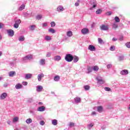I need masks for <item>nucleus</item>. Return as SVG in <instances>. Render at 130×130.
<instances>
[{
  "instance_id": "obj_38",
  "label": "nucleus",
  "mask_w": 130,
  "mask_h": 130,
  "mask_svg": "<svg viewBox=\"0 0 130 130\" xmlns=\"http://www.w3.org/2000/svg\"><path fill=\"white\" fill-rule=\"evenodd\" d=\"M19 120V117H15L13 119V122H17Z\"/></svg>"
},
{
  "instance_id": "obj_18",
  "label": "nucleus",
  "mask_w": 130,
  "mask_h": 130,
  "mask_svg": "<svg viewBox=\"0 0 130 130\" xmlns=\"http://www.w3.org/2000/svg\"><path fill=\"white\" fill-rule=\"evenodd\" d=\"M59 80H60V77L59 76L56 75V76H54V81H55V82H58V81H59Z\"/></svg>"
},
{
  "instance_id": "obj_7",
  "label": "nucleus",
  "mask_w": 130,
  "mask_h": 130,
  "mask_svg": "<svg viewBox=\"0 0 130 130\" xmlns=\"http://www.w3.org/2000/svg\"><path fill=\"white\" fill-rule=\"evenodd\" d=\"M81 33L83 34V35H86V34L89 33V29L87 28H84L81 30Z\"/></svg>"
},
{
  "instance_id": "obj_35",
  "label": "nucleus",
  "mask_w": 130,
  "mask_h": 130,
  "mask_svg": "<svg viewBox=\"0 0 130 130\" xmlns=\"http://www.w3.org/2000/svg\"><path fill=\"white\" fill-rule=\"evenodd\" d=\"M43 17L42 15L40 14V15H38L36 16V19H37V20H41V18Z\"/></svg>"
},
{
  "instance_id": "obj_34",
  "label": "nucleus",
  "mask_w": 130,
  "mask_h": 130,
  "mask_svg": "<svg viewBox=\"0 0 130 130\" xmlns=\"http://www.w3.org/2000/svg\"><path fill=\"white\" fill-rule=\"evenodd\" d=\"M85 91H89L90 90V86L89 85H85L84 86Z\"/></svg>"
},
{
  "instance_id": "obj_54",
  "label": "nucleus",
  "mask_w": 130,
  "mask_h": 130,
  "mask_svg": "<svg viewBox=\"0 0 130 130\" xmlns=\"http://www.w3.org/2000/svg\"><path fill=\"white\" fill-rule=\"evenodd\" d=\"M111 14H112V13H111V12H108L107 13V16H110V15H111Z\"/></svg>"
},
{
  "instance_id": "obj_6",
  "label": "nucleus",
  "mask_w": 130,
  "mask_h": 130,
  "mask_svg": "<svg viewBox=\"0 0 130 130\" xmlns=\"http://www.w3.org/2000/svg\"><path fill=\"white\" fill-rule=\"evenodd\" d=\"M32 55H28L25 56L24 57H23L22 58V60L23 61H25V60L32 59Z\"/></svg>"
},
{
  "instance_id": "obj_40",
  "label": "nucleus",
  "mask_w": 130,
  "mask_h": 130,
  "mask_svg": "<svg viewBox=\"0 0 130 130\" xmlns=\"http://www.w3.org/2000/svg\"><path fill=\"white\" fill-rule=\"evenodd\" d=\"M49 32L50 33H55V30L53 29V28H50L49 29Z\"/></svg>"
},
{
  "instance_id": "obj_2",
  "label": "nucleus",
  "mask_w": 130,
  "mask_h": 130,
  "mask_svg": "<svg viewBox=\"0 0 130 130\" xmlns=\"http://www.w3.org/2000/svg\"><path fill=\"white\" fill-rule=\"evenodd\" d=\"M7 32L8 34V35L9 36H10V37H13V36H14V34H15V32H14V30H12V29H8L7 30Z\"/></svg>"
},
{
  "instance_id": "obj_15",
  "label": "nucleus",
  "mask_w": 130,
  "mask_h": 130,
  "mask_svg": "<svg viewBox=\"0 0 130 130\" xmlns=\"http://www.w3.org/2000/svg\"><path fill=\"white\" fill-rule=\"evenodd\" d=\"M54 60L56 61H58L61 59V57L59 55L55 56L53 58Z\"/></svg>"
},
{
  "instance_id": "obj_44",
  "label": "nucleus",
  "mask_w": 130,
  "mask_h": 130,
  "mask_svg": "<svg viewBox=\"0 0 130 130\" xmlns=\"http://www.w3.org/2000/svg\"><path fill=\"white\" fill-rule=\"evenodd\" d=\"M16 24H18V25H20L21 24V20L18 19L15 21Z\"/></svg>"
},
{
  "instance_id": "obj_20",
  "label": "nucleus",
  "mask_w": 130,
  "mask_h": 130,
  "mask_svg": "<svg viewBox=\"0 0 130 130\" xmlns=\"http://www.w3.org/2000/svg\"><path fill=\"white\" fill-rule=\"evenodd\" d=\"M79 61V57L77 56H73V62H78Z\"/></svg>"
},
{
  "instance_id": "obj_21",
  "label": "nucleus",
  "mask_w": 130,
  "mask_h": 130,
  "mask_svg": "<svg viewBox=\"0 0 130 130\" xmlns=\"http://www.w3.org/2000/svg\"><path fill=\"white\" fill-rule=\"evenodd\" d=\"M40 64L41 66H44V64H45V59H41L40 60Z\"/></svg>"
},
{
  "instance_id": "obj_26",
  "label": "nucleus",
  "mask_w": 130,
  "mask_h": 130,
  "mask_svg": "<svg viewBox=\"0 0 130 130\" xmlns=\"http://www.w3.org/2000/svg\"><path fill=\"white\" fill-rule=\"evenodd\" d=\"M92 69L93 70V71H94V72H98V71L99 70V67H98V66H95L92 67Z\"/></svg>"
},
{
  "instance_id": "obj_39",
  "label": "nucleus",
  "mask_w": 130,
  "mask_h": 130,
  "mask_svg": "<svg viewBox=\"0 0 130 130\" xmlns=\"http://www.w3.org/2000/svg\"><path fill=\"white\" fill-rule=\"evenodd\" d=\"M88 73H92V71H93V68L92 67H88L87 68Z\"/></svg>"
},
{
  "instance_id": "obj_60",
  "label": "nucleus",
  "mask_w": 130,
  "mask_h": 130,
  "mask_svg": "<svg viewBox=\"0 0 130 130\" xmlns=\"http://www.w3.org/2000/svg\"><path fill=\"white\" fill-rule=\"evenodd\" d=\"M4 87H5V88H7V87H8V84L6 83L4 85Z\"/></svg>"
},
{
  "instance_id": "obj_45",
  "label": "nucleus",
  "mask_w": 130,
  "mask_h": 130,
  "mask_svg": "<svg viewBox=\"0 0 130 130\" xmlns=\"http://www.w3.org/2000/svg\"><path fill=\"white\" fill-rule=\"evenodd\" d=\"M125 45L127 48H130V42L126 43Z\"/></svg>"
},
{
  "instance_id": "obj_59",
  "label": "nucleus",
  "mask_w": 130,
  "mask_h": 130,
  "mask_svg": "<svg viewBox=\"0 0 130 130\" xmlns=\"http://www.w3.org/2000/svg\"><path fill=\"white\" fill-rule=\"evenodd\" d=\"M91 115H96V112H92L91 113Z\"/></svg>"
},
{
  "instance_id": "obj_16",
  "label": "nucleus",
  "mask_w": 130,
  "mask_h": 130,
  "mask_svg": "<svg viewBox=\"0 0 130 130\" xmlns=\"http://www.w3.org/2000/svg\"><path fill=\"white\" fill-rule=\"evenodd\" d=\"M9 76L11 77H15V76H16V72L10 71L9 72Z\"/></svg>"
},
{
  "instance_id": "obj_64",
  "label": "nucleus",
  "mask_w": 130,
  "mask_h": 130,
  "mask_svg": "<svg viewBox=\"0 0 130 130\" xmlns=\"http://www.w3.org/2000/svg\"><path fill=\"white\" fill-rule=\"evenodd\" d=\"M14 130H20V129H19L18 128H16Z\"/></svg>"
},
{
  "instance_id": "obj_55",
  "label": "nucleus",
  "mask_w": 130,
  "mask_h": 130,
  "mask_svg": "<svg viewBox=\"0 0 130 130\" xmlns=\"http://www.w3.org/2000/svg\"><path fill=\"white\" fill-rule=\"evenodd\" d=\"M110 49H115V46H112L110 47Z\"/></svg>"
},
{
  "instance_id": "obj_17",
  "label": "nucleus",
  "mask_w": 130,
  "mask_h": 130,
  "mask_svg": "<svg viewBox=\"0 0 130 130\" xmlns=\"http://www.w3.org/2000/svg\"><path fill=\"white\" fill-rule=\"evenodd\" d=\"M96 80H98V83H99V84H102L105 83V81L103 80V79H99V77H96Z\"/></svg>"
},
{
  "instance_id": "obj_1",
  "label": "nucleus",
  "mask_w": 130,
  "mask_h": 130,
  "mask_svg": "<svg viewBox=\"0 0 130 130\" xmlns=\"http://www.w3.org/2000/svg\"><path fill=\"white\" fill-rule=\"evenodd\" d=\"M64 59L68 62H71L74 60V56L71 54H67L65 56Z\"/></svg>"
},
{
  "instance_id": "obj_41",
  "label": "nucleus",
  "mask_w": 130,
  "mask_h": 130,
  "mask_svg": "<svg viewBox=\"0 0 130 130\" xmlns=\"http://www.w3.org/2000/svg\"><path fill=\"white\" fill-rule=\"evenodd\" d=\"M88 49H95V47L92 45L88 46Z\"/></svg>"
},
{
  "instance_id": "obj_19",
  "label": "nucleus",
  "mask_w": 130,
  "mask_h": 130,
  "mask_svg": "<svg viewBox=\"0 0 130 130\" xmlns=\"http://www.w3.org/2000/svg\"><path fill=\"white\" fill-rule=\"evenodd\" d=\"M22 87H23V85H22V84L20 83H18L15 85V88L17 89H22Z\"/></svg>"
},
{
  "instance_id": "obj_32",
  "label": "nucleus",
  "mask_w": 130,
  "mask_h": 130,
  "mask_svg": "<svg viewBox=\"0 0 130 130\" xmlns=\"http://www.w3.org/2000/svg\"><path fill=\"white\" fill-rule=\"evenodd\" d=\"M115 21L116 23H119L120 22V19H119V18L117 16H116L115 17Z\"/></svg>"
},
{
  "instance_id": "obj_30",
  "label": "nucleus",
  "mask_w": 130,
  "mask_h": 130,
  "mask_svg": "<svg viewBox=\"0 0 130 130\" xmlns=\"http://www.w3.org/2000/svg\"><path fill=\"white\" fill-rule=\"evenodd\" d=\"M102 13V9H98L95 12V14H96V15H100V14H101Z\"/></svg>"
},
{
  "instance_id": "obj_29",
  "label": "nucleus",
  "mask_w": 130,
  "mask_h": 130,
  "mask_svg": "<svg viewBox=\"0 0 130 130\" xmlns=\"http://www.w3.org/2000/svg\"><path fill=\"white\" fill-rule=\"evenodd\" d=\"M25 9V5L22 4L19 8V11H23Z\"/></svg>"
},
{
  "instance_id": "obj_57",
  "label": "nucleus",
  "mask_w": 130,
  "mask_h": 130,
  "mask_svg": "<svg viewBox=\"0 0 130 130\" xmlns=\"http://www.w3.org/2000/svg\"><path fill=\"white\" fill-rule=\"evenodd\" d=\"M75 6L76 7H79V3L76 2V3L75 4Z\"/></svg>"
},
{
  "instance_id": "obj_9",
  "label": "nucleus",
  "mask_w": 130,
  "mask_h": 130,
  "mask_svg": "<svg viewBox=\"0 0 130 130\" xmlns=\"http://www.w3.org/2000/svg\"><path fill=\"white\" fill-rule=\"evenodd\" d=\"M43 90V86L41 85H38L36 87V91L37 92H42Z\"/></svg>"
},
{
  "instance_id": "obj_5",
  "label": "nucleus",
  "mask_w": 130,
  "mask_h": 130,
  "mask_svg": "<svg viewBox=\"0 0 130 130\" xmlns=\"http://www.w3.org/2000/svg\"><path fill=\"white\" fill-rule=\"evenodd\" d=\"M120 74L122 76H126V75H128V71L127 70H123L120 71Z\"/></svg>"
},
{
  "instance_id": "obj_62",
  "label": "nucleus",
  "mask_w": 130,
  "mask_h": 130,
  "mask_svg": "<svg viewBox=\"0 0 130 130\" xmlns=\"http://www.w3.org/2000/svg\"><path fill=\"white\" fill-rule=\"evenodd\" d=\"M3 23H0V28H3Z\"/></svg>"
},
{
  "instance_id": "obj_50",
  "label": "nucleus",
  "mask_w": 130,
  "mask_h": 130,
  "mask_svg": "<svg viewBox=\"0 0 130 130\" xmlns=\"http://www.w3.org/2000/svg\"><path fill=\"white\" fill-rule=\"evenodd\" d=\"M22 84L23 85V86H27V85H28V82L26 81H23L22 82Z\"/></svg>"
},
{
  "instance_id": "obj_24",
  "label": "nucleus",
  "mask_w": 130,
  "mask_h": 130,
  "mask_svg": "<svg viewBox=\"0 0 130 130\" xmlns=\"http://www.w3.org/2000/svg\"><path fill=\"white\" fill-rule=\"evenodd\" d=\"M52 124H53V125H57V120L56 119L52 120Z\"/></svg>"
},
{
  "instance_id": "obj_3",
  "label": "nucleus",
  "mask_w": 130,
  "mask_h": 130,
  "mask_svg": "<svg viewBox=\"0 0 130 130\" xmlns=\"http://www.w3.org/2000/svg\"><path fill=\"white\" fill-rule=\"evenodd\" d=\"M63 11H64V8L61 5L58 6L56 9V11L58 12H63Z\"/></svg>"
},
{
  "instance_id": "obj_53",
  "label": "nucleus",
  "mask_w": 130,
  "mask_h": 130,
  "mask_svg": "<svg viewBox=\"0 0 130 130\" xmlns=\"http://www.w3.org/2000/svg\"><path fill=\"white\" fill-rule=\"evenodd\" d=\"M43 27H47V23H43Z\"/></svg>"
},
{
  "instance_id": "obj_13",
  "label": "nucleus",
  "mask_w": 130,
  "mask_h": 130,
  "mask_svg": "<svg viewBox=\"0 0 130 130\" xmlns=\"http://www.w3.org/2000/svg\"><path fill=\"white\" fill-rule=\"evenodd\" d=\"M44 77V74H43V73H41V74H39L38 75V80L39 82H40V81L42 80V78H43Z\"/></svg>"
},
{
  "instance_id": "obj_63",
  "label": "nucleus",
  "mask_w": 130,
  "mask_h": 130,
  "mask_svg": "<svg viewBox=\"0 0 130 130\" xmlns=\"http://www.w3.org/2000/svg\"><path fill=\"white\" fill-rule=\"evenodd\" d=\"M39 105H43V103L42 102L39 103Z\"/></svg>"
},
{
  "instance_id": "obj_12",
  "label": "nucleus",
  "mask_w": 130,
  "mask_h": 130,
  "mask_svg": "<svg viewBox=\"0 0 130 130\" xmlns=\"http://www.w3.org/2000/svg\"><path fill=\"white\" fill-rule=\"evenodd\" d=\"M74 101H75V103H76V104H78V103H80L81 98L77 96L76 98H74Z\"/></svg>"
},
{
  "instance_id": "obj_27",
  "label": "nucleus",
  "mask_w": 130,
  "mask_h": 130,
  "mask_svg": "<svg viewBox=\"0 0 130 130\" xmlns=\"http://www.w3.org/2000/svg\"><path fill=\"white\" fill-rule=\"evenodd\" d=\"M45 40L46 41H50L51 40V37L48 36L45 37Z\"/></svg>"
},
{
  "instance_id": "obj_42",
  "label": "nucleus",
  "mask_w": 130,
  "mask_h": 130,
  "mask_svg": "<svg viewBox=\"0 0 130 130\" xmlns=\"http://www.w3.org/2000/svg\"><path fill=\"white\" fill-rule=\"evenodd\" d=\"M105 91H107V92H110V91H111V89H110V88L108 87H105Z\"/></svg>"
},
{
  "instance_id": "obj_11",
  "label": "nucleus",
  "mask_w": 130,
  "mask_h": 130,
  "mask_svg": "<svg viewBox=\"0 0 130 130\" xmlns=\"http://www.w3.org/2000/svg\"><path fill=\"white\" fill-rule=\"evenodd\" d=\"M38 111H40L41 112H42L43 111H45V107L42 106L37 109Z\"/></svg>"
},
{
  "instance_id": "obj_43",
  "label": "nucleus",
  "mask_w": 130,
  "mask_h": 130,
  "mask_svg": "<svg viewBox=\"0 0 130 130\" xmlns=\"http://www.w3.org/2000/svg\"><path fill=\"white\" fill-rule=\"evenodd\" d=\"M107 69H111L112 68V64L110 63V64H107Z\"/></svg>"
},
{
  "instance_id": "obj_51",
  "label": "nucleus",
  "mask_w": 130,
  "mask_h": 130,
  "mask_svg": "<svg viewBox=\"0 0 130 130\" xmlns=\"http://www.w3.org/2000/svg\"><path fill=\"white\" fill-rule=\"evenodd\" d=\"M69 125H70V126H74V125H75V123H74V122H70L69 123Z\"/></svg>"
},
{
  "instance_id": "obj_48",
  "label": "nucleus",
  "mask_w": 130,
  "mask_h": 130,
  "mask_svg": "<svg viewBox=\"0 0 130 130\" xmlns=\"http://www.w3.org/2000/svg\"><path fill=\"white\" fill-rule=\"evenodd\" d=\"M14 27L16 28V29H17V28H19V24L15 23V24L14 25Z\"/></svg>"
},
{
  "instance_id": "obj_22",
  "label": "nucleus",
  "mask_w": 130,
  "mask_h": 130,
  "mask_svg": "<svg viewBox=\"0 0 130 130\" xmlns=\"http://www.w3.org/2000/svg\"><path fill=\"white\" fill-rule=\"evenodd\" d=\"M67 36H68V37H72V36H73V32H72V31H67Z\"/></svg>"
},
{
  "instance_id": "obj_8",
  "label": "nucleus",
  "mask_w": 130,
  "mask_h": 130,
  "mask_svg": "<svg viewBox=\"0 0 130 130\" xmlns=\"http://www.w3.org/2000/svg\"><path fill=\"white\" fill-rule=\"evenodd\" d=\"M94 124L93 122H90V123L87 124V127L88 129H92V128L93 127V126H94Z\"/></svg>"
},
{
  "instance_id": "obj_58",
  "label": "nucleus",
  "mask_w": 130,
  "mask_h": 130,
  "mask_svg": "<svg viewBox=\"0 0 130 130\" xmlns=\"http://www.w3.org/2000/svg\"><path fill=\"white\" fill-rule=\"evenodd\" d=\"M105 128H106V126L105 125H103L102 126V129H105Z\"/></svg>"
},
{
  "instance_id": "obj_33",
  "label": "nucleus",
  "mask_w": 130,
  "mask_h": 130,
  "mask_svg": "<svg viewBox=\"0 0 130 130\" xmlns=\"http://www.w3.org/2000/svg\"><path fill=\"white\" fill-rule=\"evenodd\" d=\"M118 27V25L116 23H114L113 24V27H112L113 29H117Z\"/></svg>"
},
{
  "instance_id": "obj_28",
  "label": "nucleus",
  "mask_w": 130,
  "mask_h": 130,
  "mask_svg": "<svg viewBox=\"0 0 130 130\" xmlns=\"http://www.w3.org/2000/svg\"><path fill=\"white\" fill-rule=\"evenodd\" d=\"M25 122H26L27 124H30V123H32V120L31 118H28L26 120Z\"/></svg>"
},
{
  "instance_id": "obj_46",
  "label": "nucleus",
  "mask_w": 130,
  "mask_h": 130,
  "mask_svg": "<svg viewBox=\"0 0 130 130\" xmlns=\"http://www.w3.org/2000/svg\"><path fill=\"white\" fill-rule=\"evenodd\" d=\"M51 27H55V22L54 21L51 22Z\"/></svg>"
},
{
  "instance_id": "obj_47",
  "label": "nucleus",
  "mask_w": 130,
  "mask_h": 130,
  "mask_svg": "<svg viewBox=\"0 0 130 130\" xmlns=\"http://www.w3.org/2000/svg\"><path fill=\"white\" fill-rule=\"evenodd\" d=\"M124 59V57L123 56H120L119 57V60H123Z\"/></svg>"
},
{
  "instance_id": "obj_23",
  "label": "nucleus",
  "mask_w": 130,
  "mask_h": 130,
  "mask_svg": "<svg viewBox=\"0 0 130 130\" xmlns=\"http://www.w3.org/2000/svg\"><path fill=\"white\" fill-rule=\"evenodd\" d=\"M18 40L19 41L22 42L25 40V37H24V36H20L19 37Z\"/></svg>"
},
{
  "instance_id": "obj_49",
  "label": "nucleus",
  "mask_w": 130,
  "mask_h": 130,
  "mask_svg": "<svg viewBox=\"0 0 130 130\" xmlns=\"http://www.w3.org/2000/svg\"><path fill=\"white\" fill-rule=\"evenodd\" d=\"M40 125H44V124H45V122H44V121H41L40 122Z\"/></svg>"
},
{
  "instance_id": "obj_10",
  "label": "nucleus",
  "mask_w": 130,
  "mask_h": 130,
  "mask_svg": "<svg viewBox=\"0 0 130 130\" xmlns=\"http://www.w3.org/2000/svg\"><path fill=\"white\" fill-rule=\"evenodd\" d=\"M101 27V29L103 30L104 31H107L108 30V25H105L104 24L102 25Z\"/></svg>"
},
{
  "instance_id": "obj_61",
  "label": "nucleus",
  "mask_w": 130,
  "mask_h": 130,
  "mask_svg": "<svg viewBox=\"0 0 130 130\" xmlns=\"http://www.w3.org/2000/svg\"><path fill=\"white\" fill-rule=\"evenodd\" d=\"M112 40H113V41H116L117 40V39H116V38H113L112 39Z\"/></svg>"
},
{
  "instance_id": "obj_52",
  "label": "nucleus",
  "mask_w": 130,
  "mask_h": 130,
  "mask_svg": "<svg viewBox=\"0 0 130 130\" xmlns=\"http://www.w3.org/2000/svg\"><path fill=\"white\" fill-rule=\"evenodd\" d=\"M51 55V53L48 52V53H47L46 56H47V57H50Z\"/></svg>"
},
{
  "instance_id": "obj_36",
  "label": "nucleus",
  "mask_w": 130,
  "mask_h": 130,
  "mask_svg": "<svg viewBox=\"0 0 130 130\" xmlns=\"http://www.w3.org/2000/svg\"><path fill=\"white\" fill-rule=\"evenodd\" d=\"M35 25H30L29 27V30H30V31H34V30H35Z\"/></svg>"
},
{
  "instance_id": "obj_25",
  "label": "nucleus",
  "mask_w": 130,
  "mask_h": 130,
  "mask_svg": "<svg viewBox=\"0 0 130 130\" xmlns=\"http://www.w3.org/2000/svg\"><path fill=\"white\" fill-rule=\"evenodd\" d=\"M97 109L99 112H102V110H103V108L102 107V106H100L98 107Z\"/></svg>"
},
{
  "instance_id": "obj_56",
  "label": "nucleus",
  "mask_w": 130,
  "mask_h": 130,
  "mask_svg": "<svg viewBox=\"0 0 130 130\" xmlns=\"http://www.w3.org/2000/svg\"><path fill=\"white\" fill-rule=\"evenodd\" d=\"M11 122H12V121H11L10 120H8V121H7L8 124H9V125H11Z\"/></svg>"
},
{
  "instance_id": "obj_4",
  "label": "nucleus",
  "mask_w": 130,
  "mask_h": 130,
  "mask_svg": "<svg viewBox=\"0 0 130 130\" xmlns=\"http://www.w3.org/2000/svg\"><path fill=\"white\" fill-rule=\"evenodd\" d=\"M8 97V93L6 92L3 93L0 96V100H5Z\"/></svg>"
},
{
  "instance_id": "obj_31",
  "label": "nucleus",
  "mask_w": 130,
  "mask_h": 130,
  "mask_svg": "<svg viewBox=\"0 0 130 130\" xmlns=\"http://www.w3.org/2000/svg\"><path fill=\"white\" fill-rule=\"evenodd\" d=\"M98 42L100 44H104V41H103V40L101 38H99L98 39Z\"/></svg>"
},
{
  "instance_id": "obj_14",
  "label": "nucleus",
  "mask_w": 130,
  "mask_h": 130,
  "mask_svg": "<svg viewBox=\"0 0 130 130\" xmlns=\"http://www.w3.org/2000/svg\"><path fill=\"white\" fill-rule=\"evenodd\" d=\"M31 78H32V74L30 73L26 74L25 75V79H26L27 80H29Z\"/></svg>"
},
{
  "instance_id": "obj_37",
  "label": "nucleus",
  "mask_w": 130,
  "mask_h": 130,
  "mask_svg": "<svg viewBox=\"0 0 130 130\" xmlns=\"http://www.w3.org/2000/svg\"><path fill=\"white\" fill-rule=\"evenodd\" d=\"M96 3H94L93 2V5L92 7H90V8H89V10H90L91 11H92V10H93L94 8H96Z\"/></svg>"
}]
</instances>
